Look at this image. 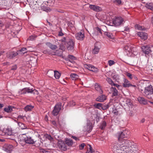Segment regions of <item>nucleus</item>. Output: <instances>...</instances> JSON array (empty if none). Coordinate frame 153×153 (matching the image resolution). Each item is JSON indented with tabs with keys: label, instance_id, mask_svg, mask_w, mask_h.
Returning a JSON list of instances; mask_svg holds the SVG:
<instances>
[{
	"label": "nucleus",
	"instance_id": "f257e3e1",
	"mask_svg": "<svg viewBox=\"0 0 153 153\" xmlns=\"http://www.w3.org/2000/svg\"><path fill=\"white\" fill-rule=\"evenodd\" d=\"M131 142L129 140H124L119 142H115L112 145V149L114 153H124L125 147Z\"/></svg>",
	"mask_w": 153,
	"mask_h": 153
},
{
	"label": "nucleus",
	"instance_id": "f03ea898",
	"mask_svg": "<svg viewBox=\"0 0 153 153\" xmlns=\"http://www.w3.org/2000/svg\"><path fill=\"white\" fill-rule=\"evenodd\" d=\"M143 95L149 99L153 100V87L151 85L145 87Z\"/></svg>",
	"mask_w": 153,
	"mask_h": 153
},
{
	"label": "nucleus",
	"instance_id": "7ed1b4c3",
	"mask_svg": "<svg viewBox=\"0 0 153 153\" xmlns=\"http://www.w3.org/2000/svg\"><path fill=\"white\" fill-rule=\"evenodd\" d=\"M24 140L25 142L27 143L33 144L38 140V141H39L38 144H37V146H38L41 145V143H42L41 140L40 136L39 135L38 137H37V140L32 139L30 137L27 136L25 137H24Z\"/></svg>",
	"mask_w": 153,
	"mask_h": 153
},
{
	"label": "nucleus",
	"instance_id": "20e7f679",
	"mask_svg": "<svg viewBox=\"0 0 153 153\" xmlns=\"http://www.w3.org/2000/svg\"><path fill=\"white\" fill-rule=\"evenodd\" d=\"M131 143H130V145H127L125 147L124 153H137V148L136 146L133 145L134 143L131 142Z\"/></svg>",
	"mask_w": 153,
	"mask_h": 153
},
{
	"label": "nucleus",
	"instance_id": "39448f33",
	"mask_svg": "<svg viewBox=\"0 0 153 153\" xmlns=\"http://www.w3.org/2000/svg\"><path fill=\"white\" fill-rule=\"evenodd\" d=\"M129 134V132L126 130L117 133V136L118 141L122 142V141L124 140H127L123 139V138L127 137Z\"/></svg>",
	"mask_w": 153,
	"mask_h": 153
},
{
	"label": "nucleus",
	"instance_id": "423d86ee",
	"mask_svg": "<svg viewBox=\"0 0 153 153\" xmlns=\"http://www.w3.org/2000/svg\"><path fill=\"white\" fill-rule=\"evenodd\" d=\"M62 104L60 102H58L54 107L52 111V114L54 116L57 115L61 109Z\"/></svg>",
	"mask_w": 153,
	"mask_h": 153
},
{
	"label": "nucleus",
	"instance_id": "0eeeda50",
	"mask_svg": "<svg viewBox=\"0 0 153 153\" xmlns=\"http://www.w3.org/2000/svg\"><path fill=\"white\" fill-rule=\"evenodd\" d=\"M124 49L126 53H133L136 50V48L133 47L131 44H128L125 46Z\"/></svg>",
	"mask_w": 153,
	"mask_h": 153
},
{
	"label": "nucleus",
	"instance_id": "6e6552de",
	"mask_svg": "<svg viewBox=\"0 0 153 153\" xmlns=\"http://www.w3.org/2000/svg\"><path fill=\"white\" fill-rule=\"evenodd\" d=\"M75 37L78 40L82 41L85 38L84 32L83 30H81L80 31L75 34Z\"/></svg>",
	"mask_w": 153,
	"mask_h": 153
},
{
	"label": "nucleus",
	"instance_id": "1a4fd4ad",
	"mask_svg": "<svg viewBox=\"0 0 153 153\" xmlns=\"http://www.w3.org/2000/svg\"><path fill=\"white\" fill-rule=\"evenodd\" d=\"M124 22L123 19L121 17L116 18L113 21V24L116 26H118L123 24Z\"/></svg>",
	"mask_w": 153,
	"mask_h": 153
},
{
	"label": "nucleus",
	"instance_id": "9d476101",
	"mask_svg": "<svg viewBox=\"0 0 153 153\" xmlns=\"http://www.w3.org/2000/svg\"><path fill=\"white\" fill-rule=\"evenodd\" d=\"M13 149V146L10 144H5L2 148L3 150L7 152H10Z\"/></svg>",
	"mask_w": 153,
	"mask_h": 153
},
{
	"label": "nucleus",
	"instance_id": "9b49d317",
	"mask_svg": "<svg viewBox=\"0 0 153 153\" xmlns=\"http://www.w3.org/2000/svg\"><path fill=\"white\" fill-rule=\"evenodd\" d=\"M57 146L60 149L63 151H65L67 149L66 145L63 141H59Z\"/></svg>",
	"mask_w": 153,
	"mask_h": 153
},
{
	"label": "nucleus",
	"instance_id": "f8f14e48",
	"mask_svg": "<svg viewBox=\"0 0 153 153\" xmlns=\"http://www.w3.org/2000/svg\"><path fill=\"white\" fill-rule=\"evenodd\" d=\"M84 67L85 68L93 72H96L98 71L97 68L91 65L85 64L84 65Z\"/></svg>",
	"mask_w": 153,
	"mask_h": 153
},
{
	"label": "nucleus",
	"instance_id": "ddd939ff",
	"mask_svg": "<svg viewBox=\"0 0 153 153\" xmlns=\"http://www.w3.org/2000/svg\"><path fill=\"white\" fill-rule=\"evenodd\" d=\"M89 7L90 9L95 11L98 12L102 10V9L100 7L96 5L90 4Z\"/></svg>",
	"mask_w": 153,
	"mask_h": 153
},
{
	"label": "nucleus",
	"instance_id": "4468645a",
	"mask_svg": "<svg viewBox=\"0 0 153 153\" xmlns=\"http://www.w3.org/2000/svg\"><path fill=\"white\" fill-rule=\"evenodd\" d=\"M142 49L144 53L148 54L152 51V49H150V47L148 46H143L142 47Z\"/></svg>",
	"mask_w": 153,
	"mask_h": 153
},
{
	"label": "nucleus",
	"instance_id": "2eb2a0df",
	"mask_svg": "<svg viewBox=\"0 0 153 153\" xmlns=\"http://www.w3.org/2000/svg\"><path fill=\"white\" fill-rule=\"evenodd\" d=\"M3 132L4 134V135L6 136H12L13 137V135L12 134V130L10 128H7L4 129Z\"/></svg>",
	"mask_w": 153,
	"mask_h": 153
},
{
	"label": "nucleus",
	"instance_id": "dca6fc26",
	"mask_svg": "<svg viewBox=\"0 0 153 153\" xmlns=\"http://www.w3.org/2000/svg\"><path fill=\"white\" fill-rule=\"evenodd\" d=\"M137 35L140 37L141 39L143 40H145L147 38V34L146 33L143 32H138Z\"/></svg>",
	"mask_w": 153,
	"mask_h": 153
},
{
	"label": "nucleus",
	"instance_id": "f3484780",
	"mask_svg": "<svg viewBox=\"0 0 153 153\" xmlns=\"http://www.w3.org/2000/svg\"><path fill=\"white\" fill-rule=\"evenodd\" d=\"M74 43L73 41L70 39L68 40L67 43V48L68 50H71L73 49Z\"/></svg>",
	"mask_w": 153,
	"mask_h": 153
},
{
	"label": "nucleus",
	"instance_id": "a211bd4d",
	"mask_svg": "<svg viewBox=\"0 0 153 153\" xmlns=\"http://www.w3.org/2000/svg\"><path fill=\"white\" fill-rule=\"evenodd\" d=\"M7 56L8 58L11 59L14 58L15 56L18 54L17 51L15 52L14 51L10 52L7 53Z\"/></svg>",
	"mask_w": 153,
	"mask_h": 153
},
{
	"label": "nucleus",
	"instance_id": "6ab92c4d",
	"mask_svg": "<svg viewBox=\"0 0 153 153\" xmlns=\"http://www.w3.org/2000/svg\"><path fill=\"white\" fill-rule=\"evenodd\" d=\"M33 91V89H30L29 88H26L23 89L21 91V94H25L26 93H32Z\"/></svg>",
	"mask_w": 153,
	"mask_h": 153
},
{
	"label": "nucleus",
	"instance_id": "aec40b11",
	"mask_svg": "<svg viewBox=\"0 0 153 153\" xmlns=\"http://www.w3.org/2000/svg\"><path fill=\"white\" fill-rule=\"evenodd\" d=\"M130 82L125 78L123 79V87L126 88L130 87Z\"/></svg>",
	"mask_w": 153,
	"mask_h": 153
},
{
	"label": "nucleus",
	"instance_id": "412c9836",
	"mask_svg": "<svg viewBox=\"0 0 153 153\" xmlns=\"http://www.w3.org/2000/svg\"><path fill=\"white\" fill-rule=\"evenodd\" d=\"M106 99V97L104 95L99 96L96 99V100L100 102H103Z\"/></svg>",
	"mask_w": 153,
	"mask_h": 153
},
{
	"label": "nucleus",
	"instance_id": "4be33fe9",
	"mask_svg": "<svg viewBox=\"0 0 153 153\" xmlns=\"http://www.w3.org/2000/svg\"><path fill=\"white\" fill-rule=\"evenodd\" d=\"M46 44L48 47L52 50H55L57 48L56 45H53L50 42H47Z\"/></svg>",
	"mask_w": 153,
	"mask_h": 153
},
{
	"label": "nucleus",
	"instance_id": "5701e85b",
	"mask_svg": "<svg viewBox=\"0 0 153 153\" xmlns=\"http://www.w3.org/2000/svg\"><path fill=\"white\" fill-rule=\"evenodd\" d=\"M29 51H27V49L26 48H23L19 51H17V52L18 54L23 55Z\"/></svg>",
	"mask_w": 153,
	"mask_h": 153
},
{
	"label": "nucleus",
	"instance_id": "b1692460",
	"mask_svg": "<svg viewBox=\"0 0 153 153\" xmlns=\"http://www.w3.org/2000/svg\"><path fill=\"white\" fill-rule=\"evenodd\" d=\"M137 100L140 103L143 104L144 105L146 104L147 103V100L143 97H139L138 98Z\"/></svg>",
	"mask_w": 153,
	"mask_h": 153
},
{
	"label": "nucleus",
	"instance_id": "393cba45",
	"mask_svg": "<svg viewBox=\"0 0 153 153\" xmlns=\"http://www.w3.org/2000/svg\"><path fill=\"white\" fill-rule=\"evenodd\" d=\"M65 142V144L69 146H71L73 143L72 140L71 139H66Z\"/></svg>",
	"mask_w": 153,
	"mask_h": 153
},
{
	"label": "nucleus",
	"instance_id": "a878e982",
	"mask_svg": "<svg viewBox=\"0 0 153 153\" xmlns=\"http://www.w3.org/2000/svg\"><path fill=\"white\" fill-rule=\"evenodd\" d=\"M52 55H57L61 56H62V52L61 51L56 50L55 52H53Z\"/></svg>",
	"mask_w": 153,
	"mask_h": 153
},
{
	"label": "nucleus",
	"instance_id": "bb28decb",
	"mask_svg": "<svg viewBox=\"0 0 153 153\" xmlns=\"http://www.w3.org/2000/svg\"><path fill=\"white\" fill-rule=\"evenodd\" d=\"M146 7L147 8L153 11V3H147L146 4Z\"/></svg>",
	"mask_w": 153,
	"mask_h": 153
},
{
	"label": "nucleus",
	"instance_id": "cd10ccee",
	"mask_svg": "<svg viewBox=\"0 0 153 153\" xmlns=\"http://www.w3.org/2000/svg\"><path fill=\"white\" fill-rule=\"evenodd\" d=\"M87 151L86 153H93L94 151L90 145L88 144L87 146Z\"/></svg>",
	"mask_w": 153,
	"mask_h": 153
},
{
	"label": "nucleus",
	"instance_id": "c85d7f7f",
	"mask_svg": "<svg viewBox=\"0 0 153 153\" xmlns=\"http://www.w3.org/2000/svg\"><path fill=\"white\" fill-rule=\"evenodd\" d=\"M95 89L98 91H99L100 94L102 93V90L101 89L100 85L98 84H96L95 85Z\"/></svg>",
	"mask_w": 153,
	"mask_h": 153
},
{
	"label": "nucleus",
	"instance_id": "c756f323",
	"mask_svg": "<svg viewBox=\"0 0 153 153\" xmlns=\"http://www.w3.org/2000/svg\"><path fill=\"white\" fill-rule=\"evenodd\" d=\"M54 76L56 79H59L60 76V74L57 71H54Z\"/></svg>",
	"mask_w": 153,
	"mask_h": 153
},
{
	"label": "nucleus",
	"instance_id": "7c9ffc66",
	"mask_svg": "<svg viewBox=\"0 0 153 153\" xmlns=\"http://www.w3.org/2000/svg\"><path fill=\"white\" fill-rule=\"evenodd\" d=\"M95 45L94 48L93 50V53L94 54H97L99 52L100 48L96 46Z\"/></svg>",
	"mask_w": 153,
	"mask_h": 153
},
{
	"label": "nucleus",
	"instance_id": "2f4dec72",
	"mask_svg": "<svg viewBox=\"0 0 153 153\" xmlns=\"http://www.w3.org/2000/svg\"><path fill=\"white\" fill-rule=\"evenodd\" d=\"M4 110L7 112H10L12 111V107L11 106H8L4 108Z\"/></svg>",
	"mask_w": 153,
	"mask_h": 153
},
{
	"label": "nucleus",
	"instance_id": "473e14b6",
	"mask_svg": "<svg viewBox=\"0 0 153 153\" xmlns=\"http://www.w3.org/2000/svg\"><path fill=\"white\" fill-rule=\"evenodd\" d=\"M70 77L72 79L75 80L78 78V76L76 74H73L70 75Z\"/></svg>",
	"mask_w": 153,
	"mask_h": 153
},
{
	"label": "nucleus",
	"instance_id": "72a5a7b5",
	"mask_svg": "<svg viewBox=\"0 0 153 153\" xmlns=\"http://www.w3.org/2000/svg\"><path fill=\"white\" fill-rule=\"evenodd\" d=\"M68 40H70L68 37H64L61 39L62 43L65 44L66 43H67L68 41Z\"/></svg>",
	"mask_w": 153,
	"mask_h": 153
},
{
	"label": "nucleus",
	"instance_id": "f704fd0d",
	"mask_svg": "<svg viewBox=\"0 0 153 153\" xmlns=\"http://www.w3.org/2000/svg\"><path fill=\"white\" fill-rule=\"evenodd\" d=\"M33 108V107L32 105H27L25 108L24 109L25 111H27L31 110Z\"/></svg>",
	"mask_w": 153,
	"mask_h": 153
},
{
	"label": "nucleus",
	"instance_id": "c9c22d12",
	"mask_svg": "<svg viewBox=\"0 0 153 153\" xmlns=\"http://www.w3.org/2000/svg\"><path fill=\"white\" fill-rule=\"evenodd\" d=\"M94 106L97 108H98L100 110L102 108V104L101 103H98L94 104Z\"/></svg>",
	"mask_w": 153,
	"mask_h": 153
},
{
	"label": "nucleus",
	"instance_id": "e433bc0d",
	"mask_svg": "<svg viewBox=\"0 0 153 153\" xmlns=\"http://www.w3.org/2000/svg\"><path fill=\"white\" fill-rule=\"evenodd\" d=\"M105 35L111 39H113L114 38V36L112 35V34L108 32H106L105 33Z\"/></svg>",
	"mask_w": 153,
	"mask_h": 153
},
{
	"label": "nucleus",
	"instance_id": "4c0bfd02",
	"mask_svg": "<svg viewBox=\"0 0 153 153\" xmlns=\"http://www.w3.org/2000/svg\"><path fill=\"white\" fill-rule=\"evenodd\" d=\"M18 125L19 126V127H20V128H21L22 129H27V128H25V127L24 126V124H23L22 123H18Z\"/></svg>",
	"mask_w": 153,
	"mask_h": 153
},
{
	"label": "nucleus",
	"instance_id": "58836bf2",
	"mask_svg": "<svg viewBox=\"0 0 153 153\" xmlns=\"http://www.w3.org/2000/svg\"><path fill=\"white\" fill-rule=\"evenodd\" d=\"M136 29H137L138 30H143L144 29V27H143L140 26L139 25H135Z\"/></svg>",
	"mask_w": 153,
	"mask_h": 153
},
{
	"label": "nucleus",
	"instance_id": "ea45409f",
	"mask_svg": "<svg viewBox=\"0 0 153 153\" xmlns=\"http://www.w3.org/2000/svg\"><path fill=\"white\" fill-rule=\"evenodd\" d=\"M75 105V103L73 101H70L68 102L67 105L69 106H73Z\"/></svg>",
	"mask_w": 153,
	"mask_h": 153
},
{
	"label": "nucleus",
	"instance_id": "a19ab883",
	"mask_svg": "<svg viewBox=\"0 0 153 153\" xmlns=\"http://www.w3.org/2000/svg\"><path fill=\"white\" fill-rule=\"evenodd\" d=\"M53 52H51L50 50H45L43 52V53L44 54H51V55H52Z\"/></svg>",
	"mask_w": 153,
	"mask_h": 153
},
{
	"label": "nucleus",
	"instance_id": "79ce46f5",
	"mask_svg": "<svg viewBox=\"0 0 153 153\" xmlns=\"http://www.w3.org/2000/svg\"><path fill=\"white\" fill-rule=\"evenodd\" d=\"M111 88L113 90V94L114 95V96L117 95L118 94V91L116 88L112 87Z\"/></svg>",
	"mask_w": 153,
	"mask_h": 153
},
{
	"label": "nucleus",
	"instance_id": "37998d69",
	"mask_svg": "<svg viewBox=\"0 0 153 153\" xmlns=\"http://www.w3.org/2000/svg\"><path fill=\"white\" fill-rule=\"evenodd\" d=\"M106 80L111 85H113L114 83L112 80L110 78H107L106 79Z\"/></svg>",
	"mask_w": 153,
	"mask_h": 153
},
{
	"label": "nucleus",
	"instance_id": "c03bdc74",
	"mask_svg": "<svg viewBox=\"0 0 153 153\" xmlns=\"http://www.w3.org/2000/svg\"><path fill=\"white\" fill-rule=\"evenodd\" d=\"M65 44L64 43H62L60 44L59 47V49L61 50L62 51H64L65 50V47L64 45Z\"/></svg>",
	"mask_w": 153,
	"mask_h": 153
},
{
	"label": "nucleus",
	"instance_id": "a18cd8bd",
	"mask_svg": "<svg viewBox=\"0 0 153 153\" xmlns=\"http://www.w3.org/2000/svg\"><path fill=\"white\" fill-rule=\"evenodd\" d=\"M106 126V123L105 121H103L101 123L100 128L101 129H103Z\"/></svg>",
	"mask_w": 153,
	"mask_h": 153
},
{
	"label": "nucleus",
	"instance_id": "49530a36",
	"mask_svg": "<svg viewBox=\"0 0 153 153\" xmlns=\"http://www.w3.org/2000/svg\"><path fill=\"white\" fill-rule=\"evenodd\" d=\"M113 1L114 3L119 5L121 3V1L120 0H113Z\"/></svg>",
	"mask_w": 153,
	"mask_h": 153
},
{
	"label": "nucleus",
	"instance_id": "de8ad7c7",
	"mask_svg": "<svg viewBox=\"0 0 153 153\" xmlns=\"http://www.w3.org/2000/svg\"><path fill=\"white\" fill-rule=\"evenodd\" d=\"M108 64L110 66H111L115 64V62L113 60H109L108 61Z\"/></svg>",
	"mask_w": 153,
	"mask_h": 153
},
{
	"label": "nucleus",
	"instance_id": "09e8293b",
	"mask_svg": "<svg viewBox=\"0 0 153 153\" xmlns=\"http://www.w3.org/2000/svg\"><path fill=\"white\" fill-rule=\"evenodd\" d=\"M109 107V105L108 104H107L105 105H103L102 106V108L103 110H105L107 109Z\"/></svg>",
	"mask_w": 153,
	"mask_h": 153
},
{
	"label": "nucleus",
	"instance_id": "8fccbe9b",
	"mask_svg": "<svg viewBox=\"0 0 153 153\" xmlns=\"http://www.w3.org/2000/svg\"><path fill=\"white\" fill-rule=\"evenodd\" d=\"M95 30L98 33H100L101 34L102 33V30L100 28L98 27H96L95 28Z\"/></svg>",
	"mask_w": 153,
	"mask_h": 153
},
{
	"label": "nucleus",
	"instance_id": "3c124183",
	"mask_svg": "<svg viewBox=\"0 0 153 153\" xmlns=\"http://www.w3.org/2000/svg\"><path fill=\"white\" fill-rule=\"evenodd\" d=\"M126 75L129 78H130V79H132V75L130 73L127 72L126 73Z\"/></svg>",
	"mask_w": 153,
	"mask_h": 153
},
{
	"label": "nucleus",
	"instance_id": "603ef678",
	"mask_svg": "<svg viewBox=\"0 0 153 153\" xmlns=\"http://www.w3.org/2000/svg\"><path fill=\"white\" fill-rule=\"evenodd\" d=\"M85 146V144L84 143L81 144L79 146V148L80 150H82L83 149L84 146Z\"/></svg>",
	"mask_w": 153,
	"mask_h": 153
},
{
	"label": "nucleus",
	"instance_id": "864d4df0",
	"mask_svg": "<svg viewBox=\"0 0 153 153\" xmlns=\"http://www.w3.org/2000/svg\"><path fill=\"white\" fill-rule=\"evenodd\" d=\"M46 138L51 141H52L53 139V138L50 135H47Z\"/></svg>",
	"mask_w": 153,
	"mask_h": 153
},
{
	"label": "nucleus",
	"instance_id": "5fc2aeb1",
	"mask_svg": "<svg viewBox=\"0 0 153 153\" xmlns=\"http://www.w3.org/2000/svg\"><path fill=\"white\" fill-rule=\"evenodd\" d=\"M39 149L41 153H46L47 152V151H46L44 149L42 148H40Z\"/></svg>",
	"mask_w": 153,
	"mask_h": 153
},
{
	"label": "nucleus",
	"instance_id": "6e6d98bb",
	"mask_svg": "<svg viewBox=\"0 0 153 153\" xmlns=\"http://www.w3.org/2000/svg\"><path fill=\"white\" fill-rule=\"evenodd\" d=\"M32 93L34 94L38 95L39 94V92L37 90H35V89H33V91Z\"/></svg>",
	"mask_w": 153,
	"mask_h": 153
},
{
	"label": "nucleus",
	"instance_id": "4d7b16f0",
	"mask_svg": "<svg viewBox=\"0 0 153 153\" xmlns=\"http://www.w3.org/2000/svg\"><path fill=\"white\" fill-rule=\"evenodd\" d=\"M68 57L69 58V59L74 60L75 59V58L73 56L71 55H69L68 56Z\"/></svg>",
	"mask_w": 153,
	"mask_h": 153
},
{
	"label": "nucleus",
	"instance_id": "13d9d810",
	"mask_svg": "<svg viewBox=\"0 0 153 153\" xmlns=\"http://www.w3.org/2000/svg\"><path fill=\"white\" fill-rule=\"evenodd\" d=\"M113 85L117 87L118 89H120L122 87L120 85H119L118 84H115V83H114Z\"/></svg>",
	"mask_w": 153,
	"mask_h": 153
},
{
	"label": "nucleus",
	"instance_id": "bf43d9fd",
	"mask_svg": "<svg viewBox=\"0 0 153 153\" xmlns=\"http://www.w3.org/2000/svg\"><path fill=\"white\" fill-rule=\"evenodd\" d=\"M7 136V138L8 139H11L12 140H14V136H13V137L12 136Z\"/></svg>",
	"mask_w": 153,
	"mask_h": 153
},
{
	"label": "nucleus",
	"instance_id": "052dcab7",
	"mask_svg": "<svg viewBox=\"0 0 153 153\" xmlns=\"http://www.w3.org/2000/svg\"><path fill=\"white\" fill-rule=\"evenodd\" d=\"M25 117V116H22V115H20L18 116V118H21V119H23V120L25 119H24Z\"/></svg>",
	"mask_w": 153,
	"mask_h": 153
},
{
	"label": "nucleus",
	"instance_id": "680f3d73",
	"mask_svg": "<svg viewBox=\"0 0 153 153\" xmlns=\"http://www.w3.org/2000/svg\"><path fill=\"white\" fill-rule=\"evenodd\" d=\"M34 38H35V37L33 36H31L29 37V39L30 40H33L34 39Z\"/></svg>",
	"mask_w": 153,
	"mask_h": 153
},
{
	"label": "nucleus",
	"instance_id": "e2e57ef3",
	"mask_svg": "<svg viewBox=\"0 0 153 153\" xmlns=\"http://www.w3.org/2000/svg\"><path fill=\"white\" fill-rule=\"evenodd\" d=\"M17 68V66L16 65L13 66L11 68V70H16Z\"/></svg>",
	"mask_w": 153,
	"mask_h": 153
},
{
	"label": "nucleus",
	"instance_id": "0e129e2a",
	"mask_svg": "<svg viewBox=\"0 0 153 153\" xmlns=\"http://www.w3.org/2000/svg\"><path fill=\"white\" fill-rule=\"evenodd\" d=\"M72 137L73 139H74L76 140H79V139L78 138H77L75 136H72Z\"/></svg>",
	"mask_w": 153,
	"mask_h": 153
},
{
	"label": "nucleus",
	"instance_id": "69168bd1",
	"mask_svg": "<svg viewBox=\"0 0 153 153\" xmlns=\"http://www.w3.org/2000/svg\"><path fill=\"white\" fill-rule=\"evenodd\" d=\"M51 123H52V124H53V125L55 126L56 125V122L54 121V120H52V121H51Z\"/></svg>",
	"mask_w": 153,
	"mask_h": 153
},
{
	"label": "nucleus",
	"instance_id": "338daca9",
	"mask_svg": "<svg viewBox=\"0 0 153 153\" xmlns=\"http://www.w3.org/2000/svg\"><path fill=\"white\" fill-rule=\"evenodd\" d=\"M63 33L62 32H59L58 34L59 36H62L63 35Z\"/></svg>",
	"mask_w": 153,
	"mask_h": 153
},
{
	"label": "nucleus",
	"instance_id": "774afa93",
	"mask_svg": "<svg viewBox=\"0 0 153 153\" xmlns=\"http://www.w3.org/2000/svg\"><path fill=\"white\" fill-rule=\"evenodd\" d=\"M68 61L72 63H73L74 62V61L73 60L68 59Z\"/></svg>",
	"mask_w": 153,
	"mask_h": 153
}]
</instances>
